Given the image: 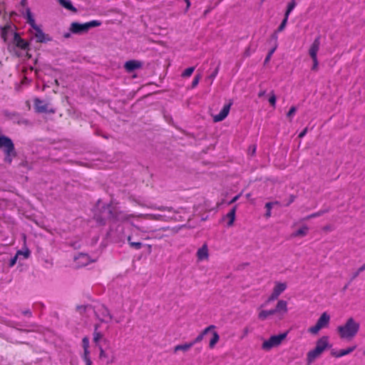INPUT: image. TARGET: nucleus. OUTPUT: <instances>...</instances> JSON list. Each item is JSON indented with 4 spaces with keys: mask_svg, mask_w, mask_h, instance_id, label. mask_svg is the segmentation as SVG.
I'll return each mask as SVG.
<instances>
[{
    "mask_svg": "<svg viewBox=\"0 0 365 365\" xmlns=\"http://www.w3.org/2000/svg\"><path fill=\"white\" fill-rule=\"evenodd\" d=\"M128 241L130 246L134 247L136 250H140L142 247V243L139 242H132L130 236H128Z\"/></svg>",
    "mask_w": 365,
    "mask_h": 365,
    "instance_id": "31",
    "label": "nucleus"
},
{
    "mask_svg": "<svg viewBox=\"0 0 365 365\" xmlns=\"http://www.w3.org/2000/svg\"><path fill=\"white\" fill-rule=\"evenodd\" d=\"M5 152V161L8 163H11L12 161V155H14V149L10 151H4Z\"/></svg>",
    "mask_w": 365,
    "mask_h": 365,
    "instance_id": "32",
    "label": "nucleus"
},
{
    "mask_svg": "<svg viewBox=\"0 0 365 365\" xmlns=\"http://www.w3.org/2000/svg\"><path fill=\"white\" fill-rule=\"evenodd\" d=\"M287 24V19H283L279 26L278 27L277 32H282L286 27Z\"/></svg>",
    "mask_w": 365,
    "mask_h": 365,
    "instance_id": "36",
    "label": "nucleus"
},
{
    "mask_svg": "<svg viewBox=\"0 0 365 365\" xmlns=\"http://www.w3.org/2000/svg\"><path fill=\"white\" fill-rule=\"evenodd\" d=\"M360 324L353 317L349 318L344 324L337 327V331L341 339H352L359 332Z\"/></svg>",
    "mask_w": 365,
    "mask_h": 365,
    "instance_id": "1",
    "label": "nucleus"
},
{
    "mask_svg": "<svg viewBox=\"0 0 365 365\" xmlns=\"http://www.w3.org/2000/svg\"><path fill=\"white\" fill-rule=\"evenodd\" d=\"M288 303L287 301L280 299L277 302L276 307L274 309L275 314H277L279 319H282L288 312L287 307Z\"/></svg>",
    "mask_w": 365,
    "mask_h": 365,
    "instance_id": "9",
    "label": "nucleus"
},
{
    "mask_svg": "<svg viewBox=\"0 0 365 365\" xmlns=\"http://www.w3.org/2000/svg\"><path fill=\"white\" fill-rule=\"evenodd\" d=\"M217 72H218V71H217V70H216V71H215L212 74V76H212V78H215V77L217 76Z\"/></svg>",
    "mask_w": 365,
    "mask_h": 365,
    "instance_id": "52",
    "label": "nucleus"
},
{
    "mask_svg": "<svg viewBox=\"0 0 365 365\" xmlns=\"http://www.w3.org/2000/svg\"><path fill=\"white\" fill-rule=\"evenodd\" d=\"M95 313H96L97 318L100 321L105 322V323H109V322L120 323L123 319V316L115 317L114 315L110 314L108 308L103 305L98 306L97 307L96 310L95 311Z\"/></svg>",
    "mask_w": 365,
    "mask_h": 365,
    "instance_id": "5",
    "label": "nucleus"
},
{
    "mask_svg": "<svg viewBox=\"0 0 365 365\" xmlns=\"http://www.w3.org/2000/svg\"><path fill=\"white\" fill-rule=\"evenodd\" d=\"M273 37L276 39L277 38V36L276 35H274Z\"/></svg>",
    "mask_w": 365,
    "mask_h": 365,
    "instance_id": "55",
    "label": "nucleus"
},
{
    "mask_svg": "<svg viewBox=\"0 0 365 365\" xmlns=\"http://www.w3.org/2000/svg\"><path fill=\"white\" fill-rule=\"evenodd\" d=\"M216 328L215 325H210L207 327H206L200 334L197 335V336L190 343H193V346L195 344L200 343L204 338L205 335H206L208 332L214 330Z\"/></svg>",
    "mask_w": 365,
    "mask_h": 365,
    "instance_id": "18",
    "label": "nucleus"
},
{
    "mask_svg": "<svg viewBox=\"0 0 365 365\" xmlns=\"http://www.w3.org/2000/svg\"><path fill=\"white\" fill-rule=\"evenodd\" d=\"M18 257H19L17 256V253H16V255L11 259L10 263H9L10 267H13L16 263Z\"/></svg>",
    "mask_w": 365,
    "mask_h": 365,
    "instance_id": "42",
    "label": "nucleus"
},
{
    "mask_svg": "<svg viewBox=\"0 0 365 365\" xmlns=\"http://www.w3.org/2000/svg\"><path fill=\"white\" fill-rule=\"evenodd\" d=\"M240 195H237L236 196H235L231 200L230 202H229V204H232V203H234L235 202H236L239 198H240Z\"/></svg>",
    "mask_w": 365,
    "mask_h": 365,
    "instance_id": "48",
    "label": "nucleus"
},
{
    "mask_svg": "<svg viewBox=\"0 0 365 365\" xmlns=\"http://www.w3.org/2000/svg\"><path fill=\"white\" fill-rule=\"evenodd\" d=\"M232 102L230 101L228 103L225 104L221 109L220 112L213 116L214 122H220L223 120L229 114Z\"/></svg>",
    "mask_w": 365,
    "mask_h": 365,
    "instance_id": "11",
    "label": "nucleus"
},
{
    "mask_svg": "<svg viewBox=\"0 0 365 365\" xmlns=\"http://www.w3.org/2000/svg\"><path fill=\"white\" fill-rule=\"evenodd\" d=\"M322 353H321L318 349L314 348L312 350H310L307 354V365H310L313 363V361L318 358Z\"/></svg>",
    "mask_w": 365,
    "mask_h": 365,
    "instance_id": "19",
    "label": "nucleus"
},
{
    "mask_svg": "<svg viewBox=\"0 0 365 365\" xmlns=\"http://www.w3.org/2000/svg\"><path fill=\"white\" fill-rule=\"evenodd\" d=\"M287 335L288 331L272 335L269 338L263 341L261 346L262 349L265 351H269L273 348L279 346L282 344L283 341L287 338Z\"/></svg>",
    "mask_w": 365,
    "mask_h": 365,
    "instance_id": "4",
    "label": "nucleus"
},
{
    "mask_svg": "<svg viewBox=\"0 0 365 365\" xmlns=\"http://www.w3.org/2000/svg\"><path fill=\"white\" fill-rule=\"evenodd\" d=\"M275 314L274 309H269V310H261L258 314V318L259 319L264 321L266 320L267 318H269L270 316H272Z\"/></svg>",
    "mask_w": 365,
    "mask_h": 365,
    "instance_id": "23",
    "label": "nucleus"
},
{
    "mask_svg": "<svg viewBox=\"0 0 365 365\" xmlns=\"http://www.w3.org/2000/svg\"><path fill=\"white\" fill-rule=\"evenodd\" d=\"M276 48H277V46H274L273 48H272V49L269 51V53H268V54H267V57H266V58H265V62H268V61H269V59L271 58L272 56V55H273V53H274V51H275Z\"/></svg>",
    "mask_w": 365,
    "mask_h": 365,
    "instance_id": "40",
    "label": "nucleus"
},
{
    "mask_svg": "<svg viewBox=\"0 0 365 365\" xmlns=\"http://www.w3.org/2000/svg\"><path fill=\"white\" fill-rule=\"evenodd\" d=\"M23 15L26 19L27 23L34 30V35L37 42L43 43L50 40L49 38L46 37L41 27L36 24L34 15L29 8H26Z\"/></svg>",
    "mask_w": 365,
    "mask_h": 365,
    "instance_id": "3",
    "label": "nucleus"
},
{
    "mask_svg": "<svg viewBox=\"0 0 365 365\" xmlns=\"http://www.w3.org/2000/svg\"><path fill=\"white\" fill-rule=\"evenodd\" d=\"M100 206H101V202L98 201V205H97V207L98 208Z\"/></svg>",
    "mask_w": 365,
    "mask_h": 365,
    "instance_id": "53",
    "label": "nucleus"
},
{
    "mask_svg": "<svg viewBox=\"0 0 365 365\" xmlns=\"http://www.w3.org/2000/svg\"><path fill=\"white\" fill-rule=\"evenodd\" d=\"M14 42L16 46L21 49H26L29 46L28 42L21 38L17 34L14 35Z\"/></svg>",
    "mask_w": 365,
    "mask_h": 365,
    "instance_id": "22",
    "label": "nucleus"
},
{
    "mask_svg": "<svg viewBox=\"0 0 365 365\" xmlns=\"http://www.w3.org/2000/svg\"><path fill=\"white\" fill-rule=\"evenodd\" d=\"M142 63L135 60L128 61L125 63V68L128 72L133 71L134 70L140 68Z\"/></svg>",
    "mask_w": 365,
    "mask_h": 365,
    "instance_id": "20",
    "label": "nucleus"
},
{
    "mask_svg": "<svg viewBox=\"0 0 365 365\" xmlns=\"http://www.w3.org/2000/svg\"><path fill=\"white\" fill-rule=\"evenodd\" d=\"M273 203L272 202H267L265 205V207L267 208V212L265 214V216L267 217H269L271 216V210L272 208Z\"/></svg>",
    "mask_w": 365,
    "mask_h": 365,
    "instance_id": "35",
    "label": "nucleus"
},
{
    "mask_svg": "<svg viewBox=\"0 0 365 365\" xmlns=\"http://www.w3.org/2000/svg\"><path fill=\"white\" fill-rule=\"evenodd\" d=\"M34 105L36 110L38 113H46L48 111L47 104L38 98L35 99Z\"/></svg>",
    "mask_w": 365,
    "mask_h": 365,
    "instance_id": "21",
    "label": "nucleus"
},
{
    "mask_svg": "<svg viewBox=\"0 0 365 365\" xmlns=\"http://www.w3.org/2000/svg\"><path fill=\"white\" fill-rule=\"evenodd\" d=\"M356 346L348 347L345 349H340V350H332L331 351V354L336 357V358H340L345 355L349 354L352 351H354L356 349Z\"/></svg>",
    "mask_w": 365,
    "mask_h": 365,
    "instance_id": "17",
    "label": "nucleus"
},
{
    "mask_svg": "<svg viewBox=\"0 0 365 365\" xmlns=\"http://www.w3.org/2000/svg\"><path fill=\"white\" fill-rule=\"evenodd\" d=\"M17 256L22 257L24 259H28L31 255V252L27 247H24L22 250L17 251Z\"/></svg>",
    "mask_w": 365,
    "mask_h": 365,
    "instance_id": "29",
    "label": "nucleus"
},
{
    "mask_svg": "<svg viewBox=\"0 0 365 365\" xmlns=\"http://www.w3.org/2000/svg\"><path fill=\"white\" fill-rule=\"evenodd\" d=\"M101 25V22L98 20H93L84 24H79L78 22H73L71 25L70 30L73 34H80L87 31L92 27H96Z\"/></svg>",
    "mask_w": 365,
    "mask_h": 365,
    "instance_id": "6",
    "label": "nucleus"
},
{
    "mask_svg": "<svg viewBox=\"0 0 365 365\" xmlns=\"http://www.w3.org/2000/svg\"><path fill=\"white\" fill-rule=\"evenodd\" d=\"M269 101V103H270V105L273 107V108H275V106H276V102H277V98H276V96L274 93V91H272L271 93H270V96H269V98L268 99Z\"/></svg>",
    "mask_w": 365,
    "mask_h": 365,
    "instance_id": "34",
    "label": "nucleus"
},
{
    "mask_svg": "<svg viewBox=\"0 0 365 365\" xmlns=\"http://www.w3.org/2000/svg\"><path fill=\"white\" fill-rule=\"evenodd\" d=\"M197 257L199 261L206 260L209 257V251L207 244H204L197 251Z\"/></svg>",
    "mask_w": 365,
    "mask_h": 365,
    "instance_id": "16",
    "label": "nucleus"
},
{
    "mask_svg": "<svg viewBox=\"0 0 365 365\" xmlns=\"http://www.w3.org/2000/svg\"><path fill=\"white\" fill-rule=\"evenodd\" d=\"M195 67H189L186 68L182 73V76L184 78L190 77L195 71Z\"/></svg>",
    "mask_w": 365,
    "mask_h": 365,
    "instance_id": "33",
    "label": "nucleus"
},
{
    "mask_svg": "<svg viewBox=\"0 0 365 365\" xmlns=\"http://www.w3.org/2000/svg\"><path fill=\"white\" fill-rule=\"evenodd\" d=\"M98 348H99V350H100V355H99L100 358L105 357L106 356V354H105V351H104L103 349L102 348V346H99Z\"/></svg>",
    "mask_w": 365,
    "mask_h": 365,
    "instance_id": "44",
    "label": "nucleus"
},
{
    "mask_svg": "<svg viewBox=\"0 0 365 365\" xmlns=\"http://www.w3.org/2000/svg\"><path fill=\"white\" fill-rule=\"evenodd\" d=\"M236 207H234L226 215L228 219L227 226L230 227L233 225L235 220Z\"/></svg>",
    "mask_w": 365,
    "mask_h": 365,
    "instance_id": "26",
    "label": "nucleus"
},
{
    "mask_svg": "<svg viewBox=\"0 0 365 365\" xmlns=\"http://www.w3.org/2000/svg\"><path fill=\"white\" fill-rule=\"evenodd\" d=\"M59 4L65 9L71 11H76V9L73 6L70 0H58Z\"/></svg>",
    "mask_w": 365,
    "mask_h": 365,
    "instance_id": "27",
    "label": "nucleus"
},
{
    "mask_svg": "<svg viewBox=\"0 0 365 365\" xmlns=\"http://www.w3.org/2000/svg\"><path fill=\"white\" fill-rule=\"evenodd\" d=\"M364 269H365V264H364L363 266H361V267H359L358 269L357 272L354 274V277H357L359 274V273L363 272Z\"/></svg>",
    "mask_w": 365,
    "mask_h": 365,
    "instance_id": "43",
    "label": "nucleus"
},
{
    "mask_svg": "<svg viewBox=\"0 0 365 365\" xmlns=\"http://www.w3.org/2000/svg\"><path fill=\"white\" fill-rule=\"evenodd\" d=\"M287 287V285L285 282H275L272 292L267 299V302L276 300L286 290Z\"/></svg>",
    "mask_w": 365,
    "mask_h": 365,
    "instance_id": "8",
    "label": "nucleus"
},
{
    "mask_svg": "<svg viewBox=\"0 0 365 365\" xmlns=\"http://www.w3.org/2000/svg\"><path fill=\"white\" fill-rule=\"evenodd\" d=\"M103 338V334L97 331V327H96L94 333H93V341L96 344V346H101L99 344L100 341Z\"/></svg>",
    "mask_w": 365,
    "mask_h": 365,
    "instance_id": "30",
    "label": "nucleus"
},
{
    "mask_svg": "<svg viewBox=\"0 0 365 365\" xmlns=\"http://www.w3.org/2000/svg\"><path fill=\"white\" fill-rule=\"evenodd\" d=\"M307 128H305L299 134V138H303L306 133H307Z\"/></svg>",
    "mask_w": 365,
    "mask_h": 365,
    "instance_id": "46",
    "label": "nucleus"
},
{
    "mask_svg": "<svg viewBox=\"0 0 365 365\" xmlns=\"http://www.w3.org/2000/svg\"><path fill=\"white\" fill-rule=\"evenodd\" d=\"M94 218L98 224L104 225L108 220L114 222L120 220H123L125 219V216L121 212L116 213L113 212L111 206L109 205L103 207V210H100L99 213L96 210Z\"/></svg>",
    "mask_w": 365,
    "mask_h": 365,
    "instance_id": "2",
    "label": "nucleus"
},
{
    "mask_svg": "<svg viewBox=\"0 0 365 365\" xmlns=\"http://www.w3.org/2000/svg\"><path fill=\"white\" fill-rule=\"evenodd\" d=\"M82 346L83 348L82 359L85 361L86 364L89 365L90 364H92V361L90 357L89 339L87 336L83 338Z\"/></svg>",
    "mask_w": 365,
    "mask_h": 365,
    "instance_id": "10",
    "label": "nucleus"
},
{
    "mask_svg": "<svg viewBox=\"0 0 365 365\" xmlns=\"http://www.w3.org/2000/svg\"><path fill=\"white\" fill-rule=\"evenodd\" d=\"M212 336L209 342V347L210 349H213L220 340V335L218 334V333L217 331H213L212 332Z\"/></svg>",
    "mask_w": 365,
    "mask_h": 365,
    "instance_id": "28",
    "label": "nucleus"
},
{
    "mask_svg": "<svg viewBox=\"0 0 365 365\" xmlns=\"http://www.w3.org/2000/svg\"><path fill=\"white\" fill-rule=\"evenodd\" d=\"M296 110H297V109L294 106L291 107L287 114V117H289V118L292 117L295 114Z\"/></svg>",
    "mask_w": 365,
    "mask_h": 365,
    "instance_id": "41",
    "label": "nucleus"
},
{
    "mask_svg": "<svg viewBox=\"0 0 365 365\" xmlns=\"http://www.w3.org/2000/svg\"><path fill=\"white\" fill-rule=\"evenodd\" d=\"M329 322L330 315L327 312H324L318 319L316 324L309 328L308 331L312 334H317L322 329L329 325Z\"/></svg>",
    "mask_w": 365,
    "mask_h": 365,
    "instance_id": "7",
    "label": "nucleus"
},
{
    "mask_svg": "<svg viewBox=\"0 0 365 365\" xmlns=\"http://www.w3.org/2000/svg\"><path fill=\"white\" fill-rule=\"evenodd\" d=\"M74 260L76 262V266L78 267L86 266L91 262L90 257L85 253L78 254L76 257H75Z\"/></svg>",
    "mask_w": 365,
    "mask_h": 365,
    "instance_id": "13",
    "label": "nucleus"
},
{
    "mask_svg": "<svg viewBox=\"0 0 365 365\" xmlns=\"http://www.w3.org/2000/svg\"><path fill=\"white\" fill-rule=\"evenodd\" d=\"M24 314L25 315H29L30 316L31 313V312L29 310H26V311L24 312Z\"/></svg>",
    "mask_w": 365,
    "mask_h": 365,
    "instance_id": "51",
    "label": "nucleus"
},
{
    "mask_svg": "<svg viewBox=\"0 0 365 365\" xmlns=\"http://www.w3.org/2000/svg\"><path fill=\"white\" fill-rule=\"evenodd\" d=\"M312 62H313L312 70L317 71L318 69V66H319L318 58H312Z\"/></svg>",
    "mask_w": 365,
    "mask_h": 365,
    "instance_id": "38",
    "label": "nucleus"
},
{
    "mask_svg": "<svg viewBox=\"0 0 365 365\" xmlns=\"http://www.w3.org/2000/svg\"><path fill=\"white\" fill-rule=\"evenodd\" d=\"M201 78V76L200 75H197L195 76L192 82V86L194 88L195 86H197L200 82V80Z\"/></svg>",
    "mask_w": 365,
    "mask_h": 365,
    "instance_id": "39",
    "label": "nucleus"
},
{
    "mask_svg": "<svg viewBox=\"0 0 365 365\" xmlns=\"http://www.w3.org/2000/svg\"><path fill=\"white\" fill-rule=\"evenodd\" d=\"M64 36H65V37H68L69 34H65Z\"/></svg>",
    "mask_w": 365,
    "mask_h": 365,
    "instance_id": "54",
    "label": "nucleus"
},
{
    "mask_svg": "<svg viewBox=\"0 0 365 365\" xmlns=\"http://www.w3.org/2000/svg\"><path fill=\"white\" fill-rule=\"evenodd\" d=\"M266 91H260L258 93L259 97H262L265 95Z\"/></svg>",
    "mask_w": 365,
    "mask_h": 365,
    "instance_id": "50",
    "label": "nucleus"
},
{
    "mask_svg": "<svg viewBox=\"0 0 365 365\" xmlns=\"http://www.w3.org/2000/svg\"><path fill=\"white\" fill-rule=\"evenodd\" d=\"M148 247H149V249L150 250V249H151V245H148Z\"/></svg>",
    "mask_w": 365,
    "mask_h": 365,
    "instance_id": "56",
    "label": "nucleus"
},
{
    "mask_svg": "<svg viewBox=\"0 0 365 365\" xmlns=\"http://www.w3.org/2000/svg\"><path fill=\"white\" fill-rule=\"evenodd\" d=\"M0 148H4V151H10L14 149V143L11 140L5 136L0 135Z\"/></svg>",
    "mask_w": 365,
    "mask_h": 365,
    "instance_id": "15",
    "label": "nucleus"
},
{
    "mask_svg": "<svg viewBox=\"0 0 365 365\" xmlns=\"http://www.w3.org/2000/svg\"><path fill=\"white\" fill-rule=\"evenodd\" d=\"M184 1L186 3V9H185V12H186V11H187L189 10L191 4H190V0H184Z\"/></svg>",
    "mask_w": 365,
    "mask_h": 365,
    "instance_id": "47",
    "label": "nucleus"
},
{
    "mask_svg": "<svg viewBox=\"0 0 365 365\" xmlns=\"http://www.w3.org/2000/svg\"><path fill=\"white\" fill-rule=\"evenodd\" d=\"M192 346H193V343H190V342L185 343L183 344H178L174 347V352H177L178 351H187Z\"/></svg>",
    "mask_w": 365,
    "mask_h": 365,
    "instance_id": "25",
    "label": "nucleus"
},
{
    "mask_svg": "<svg viewBox=\"0 0 365 365\" xmlns=\"http://www.w3.org/2000/svg\"><path fill=\"white\" fill-rule=\"evenodd\" d=\"M320 36H317L311 44L309 48V55L311 58H317V53L320 48Z\"/></svg>",
    "mask_w": 365,
    "mask_h": 365,
    "instance_id": "12",
    "label": "nucleus"
},
{
    "mask_svg": "<svg viewBox=\"0 0 365 365\" xmlns=\"http://www.w3.org/2000/svg\"><path fill=\"white\" fill-rule=\"evenodd\" d=\"M309 231V227L307 225H303L302 227H300L297 231L294 232L292 234V237H304L307 235Z\"/></svg>",
    "mask_w": 365,
    "mask_h": 365,
    "instance_id": "24",
    "label": "nucleus"
},
{
    "mask_svg": "<svg viewBox=\"0 0 365 365\" xmlns=\"http://www.w3.org/2000/svg\"><path fill=\"white\" fill-rule=\"evenodd\" d=\"M86 365H88V364H86ZM89 365H92V364H90Z\"/></svg>",
    "mask_w": 365,
    "mask_h": 365,
    "instance_id": "57",
    "label": "nucleus"
},
{
    "mask_svg": "<svg viewBox=\"0 0 365 365\" xmlns=\"http://www.w3.org/2000/svg\"><path fill=\"white\" fill-rule=\"evenodd\" d=\"M319 216V213H314V214H312L310 215H308L307 217H306L304 220H309V219H311L312 217H318Z\"/></svg>",
    "mask_w": 365,
    "mask_h": 365,
    "instance_id": "45",
    "label": "nucleus"
},
{
    "mask_svg": "<svg viewBox=\"0 0 365 365\" xmlns=\"http://www.w3.org/2000/svg\"><path fill=\"white\" fill-rule=\"evenodd\" d=\"M296 6V1L294 0H292L287 5V9L290 11L291 12L294 10Z\"/></svg>",
    "mask_w": 365,
    "mask_h": 365,
    "instance_id": "37",
    "label": "nucleus"
},
{
    "mask_svg": "<svg viewBox=\"0 0 365 365\" xmlns=\"http://www.w3.org/2000/svg\"><path fill=\"white\" fill-rule=\"evenodd\" d=\"M291 11H288L287 9L286 10V12L284 14V19H287V21H288V19H289V14H290Z\"/></svg>",
    "mask_w": 365,
    "mask_h": 365,
    "instance_id": "49",
    "label": "nucleus"
},
{
    "mask_svg": "<svg viewBox=\"0 0 365 365\" xmlns=\"http://www.w3.org/2000/svg\"><path fill=\"white\" fill-rule=\"evenodd\" d=\"M329 346V338L328 336H324L317 341L315 348L321 353H323Z\"/></svg>",
    "mask_w": 365,
    "mask_h": 365,
    "instance_id": "14",
    "label": "nucleus"
}]
</instances>
